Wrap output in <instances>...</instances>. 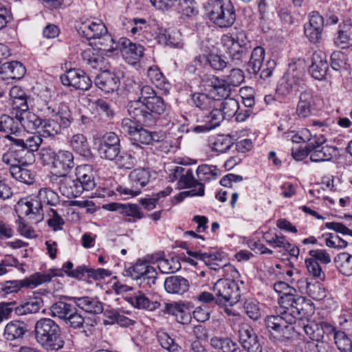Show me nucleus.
Masks as SVG:
<instances>
[{"label": "nucleus", "instance_id": "obj_1", "mask_svg": "<svg viewBox=\"0 0 352 352\" xmlns=\"http://www.w3.org/2000/svg\"><path fill=\"white\" fill-rule=\"evenodd\" d=\"M276 315L267 316L265 318V325L270 331L276 334L278 340L285 342L292 340L295 334L294 327L292 325L296 320H302L312 316L314 308L303 309L285 310L278 309Z\"/></svg>", "mask_w": 352, "mask_h": 352}, {"label": "nucleus", "instance_id": "obj_2", "mask_svg": "<svg viewBox=\"0 0 352 352\" xmlns=\"http://www.w3.org/2000/svg\"><path fill=\"white\" fill-rule=\"evenodd\" d=\"M34 337L36 342L48 352L58 351L65 345L60 327L51 318H43L36 322Z\"/></svg>", "mask_w": 352, "mask_h": 352}, {"label": "nucleus", "instance_id": "obj_3", "mask_svg": "<svg viewBox=\"0 0 352 352\" xmlns=\"http://www.w3.org/2000/svg\"><path fill=\"white\" fill-rule=\"evenodd\" d=\"M166 111V104L158 96H154L144 103L132 102L128 108L129 115L136 122L147 126L154 124Z\"/></svg>", "mask_w": 352, "mask_h": 352}, {"label": "nucleus", "instance_id": "obj_4", "mask_svg": "<svg viewBox=\"0 0 352 352\" xmlns=\"http://www.w3.org/2000/svg\"><path fill=\"white\" fill-rule=\"evenodd\" d=\"M204 8L208 19L219 28L231 27L236 21L235 8L230 0H208Z\"/></svg>", "mask_w": 352, "mask_h": 352}, {"label": "nucleus", "instance_id": "obj_5", "mask_svg": "<svg viewBox=\"0 0 352 352\" xmlns=\"http://www.w3.org/2000/svg\"><path fill=\"white\" fill-rule=\"evenodd\" d=\"M274 289L276 292L281 294L278 301L280 305L278 309L289 311L292 309L307 311V309L314 308L310 300L297 294L296 289L285 282L279 281L274 283Z\"/></svg>", "mask_w": 352, "mask_h": 352}, {"label": "nucleus", "instance_id": "obj_6", "mask_svg": "<svg viewBox=\"0 0 352 352\" xmlns=\"http://www.w3.org/2000/svg\"><path fill=\"white\" fill-rule=\"evenodd\" d=\"M72 267L73 263L71 261H67L63 265L62 269H50L45 272H36L25 279L12 281L11 284L14 286L10 292H17L22 287L34 288L41 284L50 282L52 277L63 276L64 273L68 275L69 271H73Z\"/></svg>", "mask_w": 352, "mask_h": 352}, {"label": "nucleus", "instance_id": "obj_7", "mask_svg": "<svg viewBox=\"0 0 352 352\" xmlns=\"http://www.w3.org/2000/svg\"><path fill=\"white\" fill-rule=\"evenodd\" d=\"M82 35L88 40L98 39L95 45L100 46V50L104 52L114 51V40L107 32V28L101 21L84 23L80 28Z\"/></svg>", "mask_w": 352, "mask_h": 352}, {"label": "nucleus", "instance_id": "obj_8", "mask_svg": "<svg viewBox=\"0 0 352 352\" xmlns=\"http://www.w3.org/2000/svg\"><path fill=\"white\" fill-rule=\"evenodd\" d=\"M216 295V304L232 306L237 303L241 298V290L236 280L219 278L212 287Z\"/></svg>", "mask_w": 352, "mask_h": 352}, {"label": "nucleus", "instance_id": "obj_9", "mask_svg": "<svg viewBox=\"0 0 352 352\" xmlns=\"http://www.w3.org/2000/svg\"><path fill=\"white\" fill-rule=\"evenodd\" d=\"M151 174L148 169L144 168L134 169L129 175L131 187L119 186L117 190L125 195L137 196L141 192V188L148 183Z\"/></svg>", "mask_w": 352, "mask_h": 352}, {"label": "nucleus", "instance_id": "obj_10", "mask_svg": "<svg viewBox=\"0 0 352 352\" xmlns=\"http://www.w3.org/2000/svg\"><path fill=\"white\" fill-rule=\"evenodd\" d=\"M239 109V104L237 100L234 98H228L224 100L217 98L216 110L212 114V124L211 128L218 126L225 119H230L236 116L237 111Z\"/></svg>", "mask_w": 352, "mask_h": 352}, {"label": "nucleus", "instance_id": "obj_11", "mask_svg": "<svg viewBox=\"0 0 352 352\" xmlns=\"http://www.w3.org/2000/svg\"><path fill=\"white\" fill-rule=\"evenodd\" d=\"M126 276L136 280H141L140 285L145 283L149 287L156 283L157 273L156 270L146 262L138 261L126 271Z\"/></svg>", "mask_w": 352, "mask_h": 352}, {"label": "nucleus", "instance_id": "obj_12", "mask_svg": "<svg viewBox=\"0 0 352 352\" xmlns=\"http://www.w3.org/2000/svg\"><path fill=\"white\" fill-rule=\"evenodd\" d=\"M119 137L113 132L105 133L99 142L98 152L100 157L108 160H116L120 153Z\"/></svg>", "mask_w": 352, "mask_h": 352}, {"label": "nucleus", "instance_id": "obj_13", "mask_svg": "<svg viewBox=\"0 0 352 352\" xmlns=\"http://www.w3.org/2000/svg\"><path fill=\"white\" fill-rule=\"evenodd\" d=\"M63 85L72 86L76 89L89 90L92 86V80L82 70L70 69L60 77Z\"/></svg>", "mask_w": 352, "mask_h": 352}, {"label": "nucleus", "instance_id": "obj_14", "mask_svg": "<svg viewBox=\"0 0 352 352\" xmlns=\"http://www.w3.org/2000/svg\"><path fill=\"white\" fill-rule=\"evenodd\" d=\"M225 45H228L226 52L229 54L228 61L229 67H239L244 65L248 58V50L241 45L232 37L225 36L223 38Z\"/></svg>", "mask_w": 352, "mask_h": 352}, {"label": "nucleus", "instance_id": "obj_15", "mask_svg": "<svg viewBox=\"0 0 352 352\" xmlns=\"http://www.w3.org/2000/svg\"><path fill=\"white\" fill-rule=\"evenodd\" d=\"M56 184L61 194L69 198H74L79 197L83 192L82 188L80 187L76 173L75 175L63 174L57 175L55 178Z\"/></svg>", "mask_w": 352, "mask_h": 352}, {"label": "nucleus", "instance_id": "obj_16", "mask_svg": "<svg viewBox=\"0 0 352 352\" xmlns=\"http://www.w3.org/2000/svg\"><path fill=\"white\" fill-rule=\"evenodd\" d=\"M19 118L21 122V127H23L28 131H34L38 129L40 126H43L46 129V131L48 132L49 135H54L58 133V130H52L51 131L50 128L52 126V123L50 121L47 122L45 120L41 119L35 113L28 111L27 112H21L19 115ZM53 124H56L54 122H52Z\"/></svg>", "mask_w": 352, "mask_h": 352}, {"label": "nucleus", "instance_id": "obj_17", "mask_svg": "<svg viewBox=\"0 0 352 352\" xmlns=\"http://www.w3.org/2000/svg\"><path fill=\"white\" fill-rule=\"evenodd\" d=\"M94 85L104 93H113L118 90L120 85L119 76L113 72L104 70L94 79Z\"/></svg>", "mask_w": 352, "mask_h": 352}, {"label": "nucleus", "instance_id": "obj_18", "mask_svg": "<svg viewBox=\"0 0 352 352\" xmlns=\"http://www.w3.org/2000/svg\"><path fill=\"white\" fill-rule=\"evenodd\" d=\"M118 47L123 57L131 64L143 56V46L140 44L133 43L126 38H120L116 47H114V50Z\"/></svg>", "mask_w": 352, "mask_h": 352}, {"label": "nucleus", "instance_id": "obj_19", "mask_svg": "<svg viewBox=\"0 0 352 352\" xmlns=\"http://www.w3.org/2000/svg\"><path fill=\"white\" fill-rule=\"evenodd\" d=\"M192 100L195 106L202 111L207 122L212 124V114L216 110L217 98L203 93H195L192 96Z\"/></svg>", "mask_w": 352, "mask_h": 352}, {"label": "nucleus", "instance_id": "obj_20", "mask_svg": "<svg viewBox=\"0 0 352 352\" xmlns=\"http://www.w3.org/2000/svg\"><path fill=\"white\" fill-rule=\"evenodd\" d=\"M328 68L329 63L326 54L321 50L314 52L311 57V65L309 68L311 76L322 80L325 78Z\"/></svg>", "mask_w": 352, "mask_h": 352}, {"label": "nucleus", "instance_id": "obj_21", "mask_svg": "<svg viewBox=\"0 0 352 352\" xmlns=\"http://www.w3.org/2000/svg\"><path fill=\"white\" fill-rule=\"evenodd\" d=\"M239 340L248 352H263L260 340L251 327H243L239 330Z\"/></svg>", "mask_w": 352, "mask_h": 352}, {"label": "nucleus", "instance_id": "obj_22", "mask_svg": "<svg viewBox=\"0 0 352 352\" xmlns=\"http://www.w3.org/2000/svg\"><path fill=\"white\" fill-rule=\"evenodd\" d=\"M76 175L82 188V192L90 191L95 188L96 182L91 166L88 164L78 166L76 168Z\"/></svg>", "mask_w": 352, "mask_h": 352}, {"label": "nucleus", "instance_id": "obj_23", "mask_svg": "<svg viewBox=\"0 0 352 352\" xmlns=\"http://www.w3.org/2000/svg\"><path fill=\"white\" fill-rule=\"evenodd\" d=\"M315 106V98L310 91H302L296 107V114L299 118L310 116Z\"/></svg>", "mask_w": 352, "mask_h": 352}, {"label": "nucleus", "instance_id": "obj_24", "mask_svg": "<svg viewBox=\"0 0 352 352\" xmlns=\"http://www.w3.org/2000/svg\"><path fill=\"white\" fill-rule=\"evenodd\" d=\"M164 288L169 294L182 295L188 290L189 282L181 276H170L165 279Z\"/></svg>", "mask_w": 352, "mask_h": 352}, {"label": "nucleus", "instance_id": "obj_25", "mask_svg": "<svg viewBox=\"0 0 352 352\" xmlns=\"http://www.w3.org/2000/svg\"><path fill=\"white\" fill-rule=\"evenodd\" d=\"M74 166V155L68 151H59L56 157L53 168L59 175L67 174V172Z\"/></svg>", "mask_w": 352, "mask_h": 352}, {"label": "nucleus", "instance_id": "obj_26", "mask_svg": "<svg viewBox=\"0 0 352 352\" xmlns=\"http://www.w3.org/2000/svg\"><path fill=\"white\" fill-rule=\"evenodd\" d=\"M74 300L78 307L89 314H99L104 310L102 303L96 298L83 296L74 298Z\"/></svg>", "mask_w": 352, "mask_h": 352}, {"label": "nucleus", "instance_id": "obj_27", "mask_svg": "<svg viewBox=\"0 0 352 352\" xmlns=\"http://www.w3.org/2000/svg\"><path fill=\"white\" fill-rule=\"evenodd\" d=\"M25 72V66L19 61L3 63L0 67V74L6 75L7 78L20 80Z\"/></svg>", "mask_w": 352, "mask_h": 352}, {"label": "nucleus", "instance_id": "obj_28", "mask_svg": "<svg viewBox=\"0 0 352 352\" xmlns=\"http://www.w3.org/2000/svg\"><path fill=\"white\" fill-rule=\"evenodd\" d=\"M69 146L74 151L81 156L89 158L91 151L87 138L81 133L74 135L69 140Z\"/></svg>", "mask_w": 352, "mask_h": 352}, {"label": "nucleus", "instance_id": "obj_29", "mask_svg": "<svg viewBox=\"0 0 352 352\" xmlns=\"http://www.w3.org/2000/svg\"><path fill=\"white\" fill-rule=\"evenodd\" d=\"M28 324L19 320L10 322L5 327L4 337L8 340L21 339L28 332Z\"/></svg>", "mask_w": 352, "mask_h": 352}, {"label": "nucleus", "instance_id": "obj_30", "mask_svg": "<svg viewBox=\"0 0 352 352\" xmlns=\"http://www.w3.org/2000/svg\"><path fill=\"white\" fill-rule=\"evenodd\" d=\"M265 58V50L261 47H255L251 54L247 64V72L253 75L258 74L261 70Z\"/></svg>", "mask_w": 352, "mask_h": 352}, {"label": "nucleus", "instance_id": "obj_31", "mask_svg": "<svg viewBox=\"0 0 352 352\" xmlns=\"http://www.w3.org/2000/svg\"><path fill=\"white\" fill-rule=\"evenodd\" d=\"M164 138V133L162 131H150L140 128L136 131L133 139L143 144H151L163 140Z\"/></svg>", "mask_w": 352, "mask_h": 352}, {"label": "nucleus", "instance_id": "obj_32", "mask_svg": "<svg viewBox=\"0 0 352 352\" xmlns=\"http://www.w3.org/2000/svg\"><path fill=\"white\" fill-rule=\"evenodd\" d=\"M19 113L10 116L7 114L0 116V131L6 133H15L19 132L21 128V120L19 118Z\"/></svg>", "mask_w": 352, "mask_h": 352}, {"label": "nucleus", "instance_id": "obj_33", "mask_svg": "<svg viewBox=\"0 0 352 352\" xmlns=\"http://www.w3.org/2000/svg\"><path fill=\"white\" fill-rule=\"evenodd\" d=\"M128 301L135 308L153 311L160 307L157 301H151L144 294L141 292L138 294L129 297Z\"/></svg>", "mask_w": 352, "mask_h": 352}, {"label": "nucleus", "instance_id": "obj_34", "mask_svg": "<svg viewBox=\"0 0 352 352\" xmlns=\"http://www.w3.org/2000/svg\"><path fill=\"white\" fill-rule=\"evenodd\" d=\"M309 148L311 149L310 160L314 162L330 161L336 151L335 147L330 146H324L320 148L309 146Z\"/></svg>", "mask_w": 352, "mask_h": 352}, {"label": "nucleus", "instance_id": "obj_35", "mask_svg": "<svg viewBox=\"0 0 352 352\" xmlns=\"http://www.w3.org/2000/svg\"><path fill=\"white\" fill-rule=\"evenodd\" d=\"M196 172L199 182L217 179L221 175V170L216 166L208 164L199 166Z\"/></svg>", "mask_w": 352, "mask_h": 352}, {"label": "nucleus", "instance_id": "obj_36", "mask_svg": "<svg viewBox=\"0 0 352 352\" xmlns=\"http://www.w3.org/2000/svg\"><path fill=\"white\" fill-rule=\"evenodd\" d=\"M212 348L223 352H238L237 344L231 339L226 337L214 336L210 340Z\"/></svg>", "mask_w": 352, "mask_h": 352}, {"label": "nucleus", "instance_id": "obj_37", "mask_svg": "<svg viewBox=\"0 0 352 352\" xmlns=\"http://www.w3.org/2000/svg\"><path fill=\"white\" fill-rule=\"evenodd\" d=\"M81 57L83 63L92 69H96L104 60L102 55L93 48L83 50L81 53Z\"/></svg>", "mask_w": 352, "mask_h": 352}, {"label": "nucleus", "instance_id": "obj_38", "mask_svg": "<svg viewBox=\"0 0 352 352\" xmlns=\"http://www.w3.org/2000/svg\"><path fill=\"white\" fill-rule=\"evenodd\" d=\"M28 166L19 165L11 169V175L16 180L26 184H32L34 182V173L27 168Z\"/></svg>", "mask_w": 352, "mask_h": 352}, {"label": "nucleus", "instance_id": "obj_39", "mask_svg": "<svg viewBox=\"0 0 352 352\" xmlns=\"http://www.w3.org/2000/svg\"><path fill=\"white\" fill-rule=\"evenodd\" d=\"M340 30L338 32V36L335 38L336 45L342 49L349 47L351 41V34L352 25L351 23H344L340 25Z\"/></svg>", "mask_w": 352, "mask_h": 352}, {"label": "nucleus", "instance_id": "obj_40", "mask_svg": "<svg viewBox=\"0 0 352 352\" xmlns=\"http://www.w3.org/2000/svg\"><path fill=\"white\" fill-rule=\"evenodd\" d=\"M211 87L210 94L213 95L214 98V96L220 99L229 98L231 87L223 79L214 78V80L212 81Z\"/></svg>", "mask_w": 352, "mask_h": 352}, {"label": "nucleus", "instance_id": "obj_41", "mask_svg": "<svg viewBox=\"0 0 352 352\" xmlns=\"http://www.w3.org/2000/svg\"><path fill=\"white\" fill-rule=\"evenodd\" d=\"M43 302L41 298H33L27 302L15 308V313L17 315H25L28 314L37 313L43 307Z\"/></svg>", "mask_w": 352, "mask_h": 352}, {"label": "nucleus", "instance_id": "obj_42", "mask_svg": "<svg viewBox=\"0 0 352 352\" xmlns=\"http://www.w3.org/2000/svg\"><path fill=\"white\" fill-rule=\"evenodd\" d=\"M201 58H205L214 70L222 71L226 67H229L228 61H226L225 58L220 55L217 54H209L206 56H198L196 59L201 63Z\"/></svg>", "mask_w": 352, "mask_h": 352}, {"label": "nucleus", "instance_id": "obj_43", "mask_svg": "<svg viewBox=\"0 0 352 352\" xmlns=\"http://www.w3.org/2000/svg\"><path fill=\"white\" fill-rule=\"evenodd\" d=\"M331 67L336 71L349 70L351 64L348 63L347 55L340 51L333 52L331 55Z\"/></svg>", "mask_w": 352, "mask_h": 352}, {"label": "nucleus", "instance_id": "obj_44", "mask_svg": "<svg viewBox=\"0 0 352 352\" xmlns=\"http://www.w3.org/2000/svg\"><path fill=\"white\" fill-rule=\"evenodd\" d=\"M177 12L186 17H193L199 13L198 6L195 0H179Z\"/></svg>", "mask_w": 352, "mask_h": 352}, {"label": "nucleus", "instance_id": "obj_45", "mask_svg": "<svg viewBox=\"0 0 352 352\" xmlns=\"http://www.w3.org/2000/svg\"><path fill=\"white\" fill-rule=\"evenodd\" d=\"M351 256L349 253L342 252L338 254L335 258L338 268L343 275L349 276L352 274Z\"/></svg>", "mask_w": 352, "mask_h": 352}, {"label": "nucleus", "instance_id": "obj_46", "mask_svg": "<svg viewBox=\"0 0 352 352\" xmlns=\"http://www.w3.org/2000/svg\"><path fill=\"white\" fill-rule=\"evenodd\" d=\"M157 336L161 346L168 352H183L182 347L167 333L159 332Z\"/></svg>", "mask_w": 352, "mask_h": 352}, {"label": "nucleus", "instance_id": "obj_47", "mask_svg": "<svg viewBox=\"0 0 352 352\" xmlns=\"http://www.w3.org/2000/svg\"><path fill=\"white\" fill-rule=\"evenodd\" d=\"M75 306L72 304L59 300L50 307V314L54 318H58L63 320L64 315L67 314Z\"/></svg>", "mask_w": 352, "mask_h": 352}, {"label": "nucleus", "instance_id": "obj_48", "mask_svg": "<svg viewBox=\"0 0 352 352\" xmlns=\"http://www.w3.org/2000/svg\"><path fill=\"white\" fill-rule=\"evenodd\" d=\"M306 289L307 294L314 300H320L326 296L325 289L318 281L306 280Z\"/></svg>", "mask_w": 352, "mask_h": 352}, {"label": "nucleus", "instance_id": "obj_49", "mask_svg": "<svg viewBox=\"0 0 352 352\" xmlns=\"http://www.w3.org/2000/svg\"><path fill=\"white\" fill-rule=\"evenodd\" d=\"M52 113H54L58 117V120H59L58 129H60V126L66 129L70 126L73 118L67 106L65 104L60 105L57 112H56L54 109H52Z\"/></svg>", "mask_w": 352, "mask_h": 352}, {"label": "nucleus", "instance_id": "obj_50", "mask_svg": "<svg viewBox=\"0 0 352 352\" xmlns=\"http://www.w3.org/2000/svg\"><path fill=\"white\" fill-rule=\"evenodd\" d=\"M38 200L50 206H56L59 203V197L56 192L50 188H41L37 195Z\"/></svg>", "mask_w": 352, "mask_h": 352}, {"label": "nucleus", "instance_id": "obj_51", "mask_svg": "<svg viewBox=\"0 0 352 352\" xmlns=\"http://www.w3.org/2000/svg\"><path fill=\"white\" fill-rule=\"evenodd\" d=\"M334 340L341 352H352V341L345 332L338 331L335 333Z\"/></svg>", "mask_w": 352, "mask_h": 352}, {"label": "nucleus", "instance_id": "obj_52", "mask_svg": "<svg viewBox=\"0 0 352 352\" xmlns=\"http://www.w3.org/2000/svg\"><path fill=\"white\" fill-rule=\"evenodd\" d=\"M181 267L177 258H171L170 259L163 258L158 264V268L161 272L164 274L173 273L179 270Z\"/></svg>", "mask_w": 352, "mask_h": 352}, {"label": "nucleus", "instance_id": "obj_53", "mask_svg": "<svg viewBox=\"0 0 352 352\" xmlns=\"http://www.w3.org/2000/svg\"><path fill=\"white\" fill-rule=\"evenodd\" d=\"M230 74L223 79L231 87L239 86L244 79L243 72L239 67H230Z\"/></svg>", "mask_w": 352, "mask_h": 352}, {"label": "nucleus", "instance_id": "obj_54", "mask_svg": "<svg viewBox=\"0 0 352 352\" xmlns=\"http://www.w3.org/2000/svg\"><path fill=\"white\" fill-rule=\"evenodd\" d=\"M305 334L310 339L314 341H321L322 340V333L320 330L319 323L309 322L303 326Z\"/></svg>", "mask_w": 352, "mask_h": 352}, {"label": "nucleus", "instance_id": "obj_55", "mask_svg": "<svg viewBox=\"0 0 352 352\" xmlns=\"http://www.w3.org/2000/svg\"><path fill=\"white\" fill-rule=\"evenodd\" d=\"M232 145L231 140L224 135H219L212 143V150L218 153H225L228 151Z\"/></svg>", "mask_w": 352, "mask_h": 352}, {"label": "nucleus", "instance_id": "obj_56", "mask_svg": "<svg viewBox=\"0 0 352 352\" xmlns=\"http://www.w3.org/2000/svg\"><path fill=\"white\" fill-rule=\"evenodd\" d=\"M202 184L199 182L198 179H196L192 173V170L190 168H185V171L183 174L182 177L180 180L179 186L181 188H192L196 186L199 187V184Z\"/></svg>", "mask_w": 352, "mask_h": 352}, {"label": "nucleus", "instance_id": "obj_57", "mask_svg": "<svg viewBox=\"0 0 352 352\" xmlns=\"http://www.w3.org/2000/svg\"><path fill=\"white\" fill-rule=\"evenodd\" d=\"M13 155L16 160L17 165L28 166L34 162V153L30 151L27 148L19 151L16 153L13 154Z\"/></svg>", "mask_w": 352, "mask_h": 352}, {"label": "nucleus", "instance_id": "obj_58", "mask_svg": "<svg viewBox=\"0 0 352 352\" xmlns=\"http://www.w3.org/2000/svg\"><path fill=\"white\" fill-rule=\"evenodd\" d=\"M32 207L30 208V215L35 223L41 221L43 219V205L38 199H31Z\"/></svg>", "mask_w": 352, "mask_h": 352}, {"label": "nucleus", "instance_id": "obj_59", "mask_svg": "<svg viewBox=\"0 0 352 352\" xmlns=\"http://www.w3.org/2000/svg\"><path fill=\"white\" fill-rule=\"evenodd\" d=\"M305 264L309 273L314 277L320 278L321 279L324 278V274L322 272L320 265L314 258H307L305 260Z\"/></svg>", "mask_w": 352, "mask_h": 352}, {"label": "nucleus", "instance_id": "obj_60", "mask_svg": "<svg viewBox=\"0 0 352 352\" xmlns=\"http://www.w3.org/2000/svg\"><path fill=\"white\" fill-rule=\"evenodd\" d=\"M219 272L225 277L224 279L236 280L239 276V272L230 263H226L219 267Z\"/></svg>", "mask_w": 352, "mask_h": 352}, {"label": "nucleus", "instance_id": "obj_61", "mask_svg": "<svg viewBox=\"0 0 352 352\" xmlns=\"http://www.w3.org/2000/svg\"><path fill=\"white\" fill-rule=\"evenodd\" d=\"M121 213L125 216L135 217L138 219L144 217V214L140 211L137 204H122Z\"/></svg>", "mask_w": 352, "mask_h": 352}, {"label": "nucleus", "instance_id": "obj_62", "mask_svg": "<svg viewBox=\"0 0 352 352\" xmlns=\"http://www.w3.org/2000/svg\"><path fill=\"white\" fill-rule=\"evenodd\" d=\"M243 308L247 315L252 319L256 320L261 316L260 309L257 303L254 300H246Z\"/></svg>", "mask_w": 352, "mask_h": 352}, {"label": "nucleus", "instance_id": "obj_63", "mask_svg": "<svg viewBox=\"0 0 352 352\" xmlns=\"http://www.w3.org/2000/svg\"><path fill=\"white\" fill-rule=\"evenodd\" d=\"M57 153L51 148H43L39 152V158L43 164L54 166Z\"/></svg>", "mask_w": 352, "mask_h": 352}, {"label": "nucleus", "instance_id": "obj_64", "mask_svg": "<svg viewBox=\"0 0 352 352\" xmlns=\"http://www.w3.org/2000/svg\"><path fill=\"white\" fill-rule=\"evenodd\" d=\"M311 258H314L316 262L327 265L331 263V256L324 250H311L309 252Z\"/></svg>", "mask_w": 352, "mask_h": 352}]
</instances>
